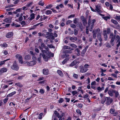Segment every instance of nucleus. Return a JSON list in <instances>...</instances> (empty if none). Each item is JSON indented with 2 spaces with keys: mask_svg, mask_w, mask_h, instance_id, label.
I'll return each instance as SVG.
<instances>
[{
  "mask_svg": "<svg viewBox=\"0 0 120 120\" xmlns=\"http://www.w3.org/2000/svg\"><path fill=\"white\" fill-rule=\"evenodd\" d=\"M25 63L27 65L31 66L35 64L36 63V60H34L30 62L26 61Z\"/></svg>",
  "mask_w": 120,
  "mask_h": 120,
  "instance_id": "obj_5",
  "label": "nucleus"
},
{
  "mask_svg": "<svg viewBox=\"0 0 120 120\" xmlns=\"http://www.w3.org/2000/svg\"><path fill=\"white\" fill-rule=\"evenodd\" d=\"M106 97H103L101 101V103L102 104H103L105 102V101H106Z\"/></svg>",
  "mask_w": 120,
  "mask_h": 120,
  "instance_id": "obj_26",
  "label": "nucleus"
},
{
  "mask_svg": "<svg viewBox=\"0 0 120 120\" xmlns=\"http://www.w3.org/2000/svg\"><path fill=\"white\" fill-rule=\"evenodd\" d=\"M114 93L115 94V96L117 97L119 95V94L118 91L114 90Z\"/></svg>",
  "mask_w": 120,
  "mask_h": 120,
  "instance_id": "obj_33",
  "label": "nucleus"
},
{
  "mask_svg": "<svg viewBox=\"0 0 120 120\" xmlns=\"http://www.w3.org/2000/svg\"><path fill=\"white\" fill-rule=\"evenodd\" d=\"M114 32L115 34V36L113 34L111 33L109 37L111 39L110 42V43L112 46H113L114 44L113 42L115 40V36H116V34L118 33V32L116 30H114Z\"/></svg>",
  "mask_w": 120,
  "mask_h": 120,
  "instance_id": "obj_2",
  "label": "nucleus"
},
{
  "mask_svg": "<svg viewBox=\"0 0 120 120\" xmlns=\"http://www.w3.org/2000/svg\"><path fill=\"white\" fill-rule=\"evenodd\" d=\"M106 104L107 105H109L111 104L112 101V98H110L109 97H106Z\"/></svg>",
  "mask_w": 120,
  "mask_h": 120,
  "instance_id": "obj_7",
  "label": "nucleus"
},
{
  "mask_svg": "<svg viewBox=\"0 0 120 120\" xmlns=\"http://www.w3.org/2000/svg\"><path fill=\"white\" fill-rule=\"evenodd\" d=\"M100 31V29L99 28L97 29V30H94L93 31V37L94 38H95L96 37L97 33Z\"/></svg>",
  "mask_w": 120,
  "mask_h": 120,
  "instance_id": "obj_8",
  "label": "nucleus"
},
{
  "mask_svg": "<svg viewBox=\"0 0 120 120\" xmlns=\"http://www.w3.org/2000/svg\"><path fill=\"white\" fill-rule=\"evenodd\" d=\"M64 101L63 99L62 98H60V99L59 100V103H61Z\"/></svg>",
  "mask_w": 120,
  "mask_h": 120,
  "instance_id": "obj_51",
  "label": "nucleus"
},
{
  "mask_svg": "<svg viewBox=\"0 0 120 120\" xmlns=\"http://www.w3.org/2000/svg\"><path fill=\"white\" fill-rule=\"evenodd\" d=\"M115 19L119 21H120V16L116 15L115 17Z\"/></svg>",
  "mask_w": 120,
  "mask_h": 120,
  "instance_id": "obj_27",
  "label": "nucleus"
},
{
  "mask_svg": "<svg viewBox=\"0 0 120 120\" xmlns=\"http://www.w3.org/2000/svg\"><path fill=\"white\" fill-rule=\"evenodd\" d=\"M105 4L107 7H109L110 5L109 3L108 2H106L105 3Z\"/></svg>",
  "mask_w": 120,
  "mask_h": 120,
  "instance_id": "obj_64",
  "label": "nucleus"
},
{
  "mask_svg": "<svg viewBox=\"0 0 120 120\" xmlns=\"http://www.w3.org/2000/svg\"><path fill=\"white\" fill-rule=\"evenodd\" d=\"M97 37L98 40H99L100 41H102V39L101 38V35L100 34H98Z\"/></svg>",
  "mask_w": 120,
  "mask_h": 120,
  "instance_id": "obj_24",
  "label": "nucleus"
},
{
  "mask_svg": "<svg viewBox=\"0 0 120 120\" xmlns=\"http://www.w3.org/2000/svg\"><path fill=\"white\" fill-rule=\"evenodd\" d=\"M55 114L56 115V116L58 117V118H60V115H59V113L57 112L56 111H55L54 112Z\"/></svg>",
  "mask_w": 120,
  "mask_h": 120,
  "instance_id": "obj_30",
  "label": "nucleus"
},
{
  "mask_svg": "<svg viewBox=\"0 0 120 120\" xmlns=\"http://www.w3.org/2000/svg\"><path fill=\"white\" fill-rule=\"evenodd\" d=\"M52 13V11L50 10H47L46 11V14L47 15H49L51 14Z\"/></svg>",
  "mask_w": 120,
  "mask_h": 120,
  "instance_id": "obj_41",
  "label": "nucleus"
},
{
  "mask_svg": "<svg viewBox=\"0 0 120 120\" xmlns=\"http://www.w3.org/2000/svg\"><path fill=\"white\" fill-rule=\"evenodd\" d=\"M41 46H39V47H40L42 49V50H43V48H44L45 46V44L44 43H41Z\"/></svg>",
  "mask_w": 120,
  "mask_h": 120,
  "instance_id": "obj_39",
  "label": "nucleus"
},
{
  "mask_svg": "<svg viewBox=\"0 0 120 120\" xmlns=\"http://www.w3.org/2000/svg\"><path fill=\"white\" fill-rule=\"evenodd\" d=\"M3 52L5 55H6L8 54L7 51L5 50H4L3 51Z\"/></svg>",
  "mask_w": 120,
  "mask_h": 120,
  "instance_id": "obj_48",
  "label": "nucleus"
},
{
  "mask_svg": "<svg viewBox=\"0 0 120 120\" xmlns=\"http://www.w3.org/2000/svg\"><path fill=\"white\" fill-rule=\"evenodd\" d=\"M115 112V110L113 109H111L110 110V113L112 114L114 113Z\"/></svg>",
  "mask_w": 120,
  "mask_h": 120,
  "instance_id": "obj_49",
  "label": "nucleus"
},
{
  "mask_svg": "<svg viewBox=\"0 0 120 120\" xmlns=\"http://www.w3.org/2000/svg\"><path fill=\"white\" fill-rule=\"evenodd\" d=\"M77 105L79 107L81 108H82L83 106V105L81 103L78 104Z\"/></svg>",
  "mask_w": 120,
  "mask_h": 120,
  "instance_id": "obj_52",
  "label": "nucleus"
},
{
  "mask_svg": "<svg viewBox=\"0 0 120 120\" xmlns=\"http://www.w3.org/2000/svg\"><path fill=\"white\" fill-rule=\"evenodd\" d=\"M72 22V21H71V20H68L66 22V24L67 25H68V24H69L70 23H71Z\"/></svg>",
  "mask_w": 120,
  "mask_h": 120,
  "instance_id": "obj_54",
  "label": "nucleus"
},
{
  "mask_svg": "<svg viewBox=\"0 0 120 120\" xmlns=\"http://www.w3.org/2000/svg\"><path fill=\"white\" fill-rule=\"evenodd\" d=\"M39 92L41 94H44V90L42 89L40 90Z\"/></svg>",
  "mask_w": 120,
  "mask_h": 120,
  "instance_id": "obj_62",
  "label": "nucleus"
},
{
  "mask_svg": "<svg viewBox=\"0 0 120 120\" xmlns=\"http://www.w3.org/2000/svg\"><path fill=\"white\" fill-rule=\"evenodd\" d=\"M76 64V61H74L70 64V66H72Z\"/></svg>",
  "mask_w": 120,
  "mask_h": 120,
  "instance_id": "obj_37",
  "label": "nucleus"
},
{
  "mask_svg": "<svg viewBox=\"0 0 120 120\" xmlns=\"http://www.w3.org/2000/svg\"><path fill=\"white\" fill-rule=\"evenodd\" d=\"M76 112L78 113L80 115H81V112L79 109H77L76 110Z\"/></svg>",
  "mask_w": 120,
  "mask_h": 120,
  "instance_id": "obj_46",
  "label": "nucleus"
},
{
  "mask_svg": "<svg viewBox=\"0 0 120 120\" xmlns=\"http://www.w3.org/2000/svg\"><path fill=\"white\" fill-rule=\"evenodd\" d=\"M57 72L58 74L61 76L62 77L63 75V74L62 72L60 70H58L57 71Z\"/></svg>",
  "mask_w": 120,
  "mask_h": 120,
  "instance_id": "obj_19",
  "label": "nucleus"
},
{
  "mask_svg": "<svg viewBox=\"0 0 120 120\" xmlns=\"http://www.w3.org/2000/svg\"><path fill=\"white\" fill-rule=\"evenodd\" d=\"M118 34H120L118 33ZM119 35H119H117L116 37V40H117V43H118L117 45L118 47L120 45V36Z\"/></svg>",
  "mask_w": 120,
  "mask_h": 120,
  "instance_id": "obj_9",
  "label": "nucleus"
},
{
  "mask_svg": "<svg viewBox=\"0 0 120 120\" xmlns=\"http://www.w3.org/2000/svg\"><path fill=\"white\" fill-rule=\"evenodd\" d=\"M96 22V20L95 19H93L91 21L88 22V23L87 26L88 27H90V31H92V29L93 28L94 26V24Z\"/></svg>",
  "mask_w": 120,
  "mask_h": 120,
  "instance_id": "obj_3",
  "label": "nucleus"
},
{
  "mask_svg": "<svg viewBox=\"0 0 120 120\" xmlns=\"http://www.w3.org/2000/svg\"><path fill=\"white\" fill-rule=\"evenodd\" d=\"M77 93L78 92L76 91H73L72 92V94L73 95H75L77 94Z\"/></svg>",
  "mask_w": 120,
  "mask_h": 120,
  "instance_id": "obj_44",
  "label": "nucleus"
},
{
  "mask_svg": "<svg viewBox=\"0 0 120 120\" xmlns=\"http://www.w3.org/2000/svg\"><path fill=\"white\" fill-rule=\"evenodd\" d=\"M38 4L41 6H43L44 4V3L42 0H41L39 2Z\"/></svg>",
  "mask_w": 120,
  "mask_h": 120,
  "instance_id": "obj_31",
  "label": "nucleus"
},
{
  "mask_svg": "<svg viewBox=\"0 0 120 120\" xmlns=\"http://www.w3.org/2000/svg\"><path fill=\"white\" fill-rule=\"evenodd\" d=\"M16 93V92L15 91L12 92L10 93L9 94H8V96L9 97L11 96L14 95Z\"/></svg>",
  "mask_w": 120,
  "mask_h": 120,
  "instance_id": "obj_25",
  "label": "nucleus"
},
{
  "mask_svg": "<svg viewBox=\"0 0 120 120\" xmlns=\"http://www.w3.org/2000/svg\"><path fill=\"white\" fill-rule=\"evenodd\" d=\"M73 77L76 79H78V75L75 73H74L73 75Z\"/></svg>",
  "mask_w": 120,
  "mask_h": 120,
  "instance_id": "obj_29",
  "label": "nucleus"
},
{
  "mask_svg": "<svg viewBox=\"0 0 120 120\" xmlns=\"http://www.w3.org/2000/svg\"><path fill=\"white\" fill-rule=\"evenodd\" d=\"M86 49H83L82 52V54L84 55L86 52Z\"/></svg>",
  "mask_w": 120,
  "mask_h": 120,
  "instance_id": "obj_50",
  "label": "nucleus"
},
{
  "mask_svg": "<svg viewBox=\"0 0 120 120\" xmlns=\"http://www.w3.org/2000/svg\"><path fill=\"white\" fill-rule=\"evenodd\" d=\"M95 7L96 8L95 10L98 12H100L101 11V6L99 4L98 5H95Z\"/></svg>",
  "mask_w": 120,
  "mask_h": 120,
  "instance_id": "obj_12",
  "label": "nucleus"
},
{
  "mask_svg": "<svg viewBox=\"0 0 120 120\" xmlns=\"http://www.w3.org/2000/svg\"><path fill=\"white\" fill-rule=\"evenodd\" d=\"M111 22L112 23H113L114 24L116 25H117L118 24V22L116 20L114 19H112L111 20Z\"/></svg>",
  "mask_w": 120,
  "mask_h": 120,
  "instance_id": "obj_34",
  "label": "nucleus"
},
{
  "mask_svg": "<svg viewBox=\"0 0 120 120\" xmlns=\"http://www.w3.org/2000/svg\"><path fill=\"white\" fill-rule=\"evenodd\" d=\"M43 115V113H40L38 117V118L39 119H41L42 117V116Z\"/></svg>",
  "mask_w": 120,
  "mask_h": 120,
  "instance_id": "obj_43",
  "label": "nucleus"
},
{
  "mask_svg": "<svg viewBox=\"0 0 120 120\" xmlns=\"http://www.w3.org/2000/svg\"><path fill=\"white\" fill-rule=\"evenodd\" d=\"M114 90H110L108 92V94L109 96L112 97L113 96V93H114Z\"/></svg>",
  "mask_w": 120,
  "mask_h": 120,
  "instance_id": "obj_13",
  "label": "nucleus"
},
{
  "mask_svg": "<svg viewBox=\"0 0 120 120\" xmlns=\"http://www.w3.org/2000/svg\"><path fill=\"white\" fill-rule=\"evenodd\" d=\"M47 46L50 48H54V46L52 44L48 45Z\"/></svg>",
  "mask_w": 120,
  "mask_h": 120,
  "instance_id": "obj_56",
  "label": "nucleus"
},
{
  "mask_svg": "<svg viewBox=\"0 0 120 120\" xmlns=\"http://www.w3.org/2000/svg\"><path fill=\"white\" fill-rule=\"evenodd\" d=\"M47 52L48 53V54H49V55L50 56H50H51L52 57H53V56H54L53 54L51 52Z\"/></svg>",
  "mask_w": 120,
  "mask_h": 120,
  "instance_id": "obj_47",
  "label": "nucleus"
},
{
  "mask_svg": "<svg viewBox=\"0 0 120 120\" xmlns=\"http://www.w3.org/2000/svg\"><path fill=\"white\" fill-rule=\"evenodd\" d=\"M75 51L78 56H79L80 55V51L78 48L75 49Z\"/></svg>",
  "mask_w": 120,
  "mask_h": 120,
  "instance_id": "obj_18",
  "label": "nucleus"
},
{
  "mask_svg": "<svg viewBox=\"0 0 120 120\" xmlns=\"http://www.w3.org/2000/svg\"><path fill=\"white\" fill-rule=\"evenodd\" d=\"M15 57L18 59L19 62L21 64L23 63V61L22 56L19 54H17L15 56Z\"/></svg>",
  "mask_w": 120,
  "mask_h": 120,
  "instance_id": "obj_6",
  "label": "nucleus"
},
{
  "mask_svg": "<svg viewBox=\"0 0 120 120\" xmlns=\"http://www.w3.org/2000/svg\"><path fill=\"white\" fill-rule=\"evenodd\" d=\"M31 58L30 56L29 55H27L25 56L24 58L26 60H28Z\"/></svg>",
  "mask_w": 120,
  "mask_h": 120,
  "instance_id": "obj_32",
  "label": "nucleus"
},
{
  "mask_svg": "<svg viewBox=\"0 0 120 120\" xmlns=\"http://www.w3.org/2000/svg\"><path fill=\"white\" fill-rule=\"evenodd\" d=\"M42 16L40 19L41 20V21H42L43 20H45L47 18V16H43V19L42 18Z\"/></svg>",
  "mask_w": 120,
  "mask_h": 120,
  "instance_id": "obj_35",
  "label": "nucleus"
},
{
  "mask_svg": "<svg viewBox=\"0 0 120 120\" xmlns=\"http://www.w3.org/2000/svg\"><path fill=\"white\" fill-rule=\"evenodd\" d=\"M9 60V59H8L6 60H4L3 61H1L0 64V65H1V66L3 64H4L5 63V62H6V61Z\"/></svg>",
  "mask_w": 120,
  "mask_h": 120,
  "instance_id": "obj_40",
  "label": "nucleus"
},
{
  "mask_svg": "<svg viewBox=\"0 0 120 120\" xmlns=\"http://www.w3.org/2000/svg\"><path fill=\"white\" fill-rule=\"evenodd\" d=\"M8 99V98H6L5 99H4V103H5L7 101Z\"/></svg>",
  "mask_w": 120,
  "mask_h": 120,
  "instance_id": "obj_59",
  "label": "nucleus"
},
{
  "mask_svg": "<svg viewBox=\"0 0 120 120\" xmlns=\"http://www.w3.org/2000/svg\"><path fill=\"white\" fill-rule=\"evenodd\" d=\"M78 19L77 18H75L73 21V22L74 23L76 24L78 21Z\"/></svg>",
  "mask_w": 120,
  "mask_h": 120,
  "instance_id": "obj_53",
  "label": "nucleus"
},
{
  "mask_svg": "<svg viewBox=\"0 0 120 120\" xmlns=\"http://www.w3.org/2000/svg\"><path fill=\"white\" fill-rule=\"evenodd\" d=\"M15 85H16L19 87H22L23 86L19 82L16 83H15Z\"/></svg>",
  "mask_w": 120,
  "mask_h": 120,
  "instance_id": "obj_36",
  "label": "nucleus"
},
{
  "mask_svg": "<svg viewBox=\"0 0 120 120\" xmlns=\"http://www.w3.org/2000/svg\"><path fill=\"white\" fill-rule=\"evenodd\" d=\"M107 31L106 30H105L103 31V35L104 36V37L105 38V41H106L107 40V35L106 34Z\"/></svg>",
  "mask_w": 120,
  "mask_h": 120,
  "instance_id": "obj_16",
  "label": "nucleus"
},
{
  "mask_svg": "<svg viewBox=\"0 0 120 120\" xmlns=\"http://www.w3.org/2000/svg\"><path fill=\"white\" fill-rule=\"evenodd\" d=\"M7 71V68H3L0 69V72L1 73H4L6 72Z\"/></svg>",
  "mask_w": 120,
  "mask_h": 120,
  "instance_id": "obj_17",
  "label": "nucleus"
},
{
  "mask_svg": "<svg viewBox=\"0 0 120 120\" xmlns=\"http://www.w3.org/2000/svg\"><path fill=\"white\" fill-rule=\"evenodd\" d=\"M64 52L65 53H71L72 52L71 50H66Z\"/></svg>",
  "mask_w": 120,
  "mask_h": 120,
  "instance_id": "obj_38",
  "label": "nucleus"
},
{
  "mask_svg": "<svg viewBox=\"0 0 120 120\" xmlns=\"http://www.w3.org/2000/svg\"><path fill=\"white\" fill-rule=\"evenodd\" d=\"M23 17L24 20H25L28 17V15H24L23 16Z\"/></svg>",
  "mask_w": 120,
  "mask_h": 120,
  "instance_id": "obj_63",
  "label": "nucleus"
},
{
  "mask_svg": "<svg viewBox=\"0 0 120 120\" xmlns=\"http://www.w3.org/2000/svg\"><path fill=\"white\" fill-rule=\"evenodd\" d=\"M100 15L102 16V18L104 19L105 20H107L108 19H109L110 18V17L109 16H106L104 17V15H102L101 13L99 14Z\"/></svg>",
  "mask_w": 120,
  "mask_h": 120,
  "instance_id": "obj_14",
  "label": "nucleus"
},
{
  "mask_svg": "<svg viewBox=\"0 0 120 120\" xmlns=\"http://www.w3.org/2000/svg\"><path fill=\"white\" fill-rule=\"evenodd\" d=\"M13 32H9L6 34V36L8 38H11L13 37Z\"/></svg>",
  "mask_w": 120,
  "mask_h": 120,
  "instance_id": "obj_11",
  "label": "nucleus"
},
{
  "mask_svg": "<svg viewBox=\"0 0 120 120\" xmlns=\"http://www.w3.org/2000/svg\"><path fill=\"white\" fill-rule=\"evenodd\" d=\"M0 46L2 48L4 47L6 48L8 46V45L6 43H4L3 44H1Z\"/></svg>",
  "mask_w": 120,
  "mask_h": 120,
  "instance_id": "obj_23",
  "label": "nucleus"
},
{
  "mask_svg": "<svg viewBox=\"0 0 120 120\" xmlns=\"http://www.w3.org/2000/svg\"><path fill=\"white\" fill-rule=\"evenodd\" d=\"M39 49L41 50L42 53V54L41 53H40V56H41L42 55L44 60L46 61H48L49 59L50 58V56L48 54L47 51L45 50H42V49L40 47H39Z\"/></svg>",
  "mask_w": 120,
  "mask_h": 120,
  "instance_id": "obj_1",
  "label": "nucleus"
},
{
  "mask_svg": "<svg viewBox=\"0 0 120 120\" xmlns=\"http://www.w3.org/2000/svg\"><path fill=\"white\" fill-rule=\"evenodd\" d=\"M70 45L73 48H76L77 47V46L76 45L74 44H70Z\"/></svg>",
  "mask_w": 120,
  "mask_h": 120,
  "instance_id": "obj_42",
  "label": "nucleus"
},
{
  "mask_svg": "<svg viewBox=\"0 0 120 120\" xmlns=\"http://www.w3.org/2000/svg\"><path fill=\"white\" fill-rule=\"evenodd\" d=\"M33 4V2H31L30 3H29L27 5V6L28 7H29L32 5Z\"/></svg>",
  "mask_w": 120,
  "mask_h": 120,
  "instance_id": "obj_57",
  "label": "nucleus"
},
{
  "mask_svg": "<svg viewBox=\"0 0 120 120\" xmlns=\"http://www.w3.org/2000/svg\"><path fill=\"white\" fill-rule=\"evenodd\" d=\"M97 89L98 92H99L102 90H103L104 89V87L102 86L101 88L99 86L97 87Z\"/></svg>",
  "mask_w": 120,
  "mask_h": 120,
  "instance_id": "obj_20",
  "label": "nucleus"
},
{
  "mask_svg": "<svg viewBox=\"0 0 120 120\" xmlns=\"http://www.w3.org/2000/svg\"><path fill=\"white\" fill-rule=\"evenodd\" d=\"M70 49V47L67 45L64 46L63 48V49L64 50L65 49Z\"/></svg>",
  "mask_w": 120,
  "mask_h": 120,
  "instance_id": "obj_28",
  "label": "nucleus"
},
{
  "mask_svg": "<svg viewBox=\"0 0 120 120\" xmlns=\"http://www.w3.org/2000/svg\"><path fill=\"white\" fill-rule=\"evenodd\" d=\"M78 33V32L77 30L76 29H74V34L75 35H76Z\"/></svg>",
  "mask_w": 120,
  "mask_h": 120,
  "instance_id": "obj_60",
  "label": "nucleus"
},
{
  "mask_svg": "<svg viewBox=\"0 0 120 120\" xmlns=\"http://www.w3.org/2000/svg\"><path fill=\"white\" fill-rule=\"evenodd\" d=\"M35 14L34 13H32L31 14L30 17V18L29 19V20H31L33 19L34 18Z\"/></svg>",
  "mask_w": 120,
  "mask_h": 120,
  "instance_id": "obj_21",
  "label": "nucleus"
},
{
  "mask_svg": "<svg viewBox=\"0 0 120 120\" xmlns=\"http://www.w3.org/2000/svg\"><path fill=\"white\" fill-rule=\"evenodd\" d=\"M43 73L44 75H47L49 74V70L48 69H44L43 70Z\"/></svg>",
  "mask_w": 120,
  "mask_h": 120,
  "instance_id": "obj_15",
  "label": "nucleus"
},
{
  "mask_svg": "<svg viewBox=\"0 0 120 120\" xmlns=\"http://www.w3.org/2000/svg\"><path fill=\"white\" fill-rule=\"evenodd\" d=\"M75 14L71 15L69 16L68 17V19H70L72 18H74L75 17Z\"/></svg>",
  "mask_w": 120,
  "mask_h": 120,
  "instance_id": "obj_45",
  "label": "nucleus"
},
{
  "mask_svg": "<svg viewBox=\"0 0 120 120\" xmlns=\"http://www.w3.org/2000/svg\"><path fill=\"white\" fill-rule=\"evenodd\" d=\"M70 26L71 27L73 28H75L76 27L75 25L74 24H71Z\"/></svg>",
  "mask_w": 120,
  "mask_h": 120,
  "instance_id": "obj_55",
  "label": "nucleus"
},
{
  "mask_svg": "<svg viewBox=\"0 0 120 120\" xmlns=\"http://www.w3.org/2000/svg\"><path fill=\"white\" fill-rule=\"evenodd\" d=\"M88 70L87 68H83L82 66H80V72L82 73H85Z\"/></svg>",
  "mask_w": 120,
  "mask_h": 120,
  "instance_id": "obj_10",
  "label": "nucleus"
},
{
  "mask_svg": "<svg viewBox=\"0 0 120 120\" xmlns=\"http://www.w3.org/2000/svg\"><path fill=\"white\" fill-rule=\"evenodd\" d=\"M4 21L7 23H10L11 22V20L9 18H7L4 20Z\"/></svg>",
  "mask_w": 120,
  "mask_h": 120,
  "instance_id": "obj_22",
  "label": "nucleus"
},
{
  "mask_svg": "<svg viewBox=\"0 0 120 120\" xmlns=\"http://www.w3.org/2000/svg\"><path fill=\"white\" fill-rule=\"evenodd\" d=\"M87 26L86 30V33L87 34H88L89 33V28Z\"/></svg>",
  "mask_w": 120,
  "mask_h": 120,
  "instance_id": "obj_61",
  "label": "nucleus"
},
{
  "mask_svg": "<svg viewBox=\"0 0 120 120\" xmlns=\"http://www.w3.org/2000/svg\"><path fill=\"white\" fill-rule=\"evenodd\" d=\"M22 9L21 8H19L18 9H17L16 10V11H17V12H20L22 11Z\"/></svg>",
  "mask_w": 120,
  "mask_h": 120,
  "instance_id": "obj_58",
  "label": "nucleus"
},
{
  "mask_svg": "<svg viewBox=\"0 0 120 120\" xmlns=\"http://www.w3.org/2000/svg\"><path fill=\"white\" fill-rule=\"evenodd\" d=\"M11 68L12 69L16 71H18L19 69V67L16 63H14L11 66Z\"/></svg>",
  "mask_w": 120,
  "mask_h": 120,
  "instance_id": "obj_4",
  "label": "nucleus"
}]
</instances>
